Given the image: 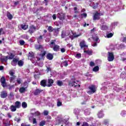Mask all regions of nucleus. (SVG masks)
I'll return each mask as SVG.
<instances>
[{
  "mask_svg": "<svg viewBox=\"0 0 126 126\" xmlns=\"http://www.w3.org/2000/svg\"><path fill=\"white\" fill-rule=\"evenodd\" d=\"M1 60L2 62H7V60H8V57L3 56L1 58Z\"/></svg>",
  "mask_w": 126,
  "mask_h": 126,
  "instance_id": "obj_27",
  "label": "nucleus"
},
{
  "mask_svg": "<svg viewBox=\"0 0 126 126\" xmlns=\"http://www.w3.org/2000/svg\"><path fill=\"white\" fill-rule=\"evenodd\" d=\"M126 111H122L121 113V115L122 116V117H126Z\"/></svg>",
  "mask_w": 126,
  "mask_h": 126,
  "instance_id": "obj_39",
  "label": "nucleus"
},
{
  "mask_svg": "<svg viewBox=\"0 0 126 126\" xmlns=\"http://www.w3.org/2000/svg\"><path fill=\"white\" fill-rule=\"evenodd\" d=\"M101 30H103V31H105V30H108V27L107 26L105 25H102L101 27H100Z\"/></svg>",
  "mask_w": 126,
  "mask_h": 126,
  "instance_id": "obj_23",
  "label": "nucleus"
},
{
  "mask_svg": "<svg viewBox=\"0 0 126 126\" xmlns=\"http://www.w3.org/2000/svg\"><path fill=\"white\" fill-rule=\"evenodd\" d=\"M57 84L59 85V86H62L63 85V82L61 81H58L57 82Z\"/></svg>",
  "mask_w": 126,
  "mask_h": 126,
  "instance_id": "obj_46",
  "label": "nucleus"
},
{
  "mask_svg": "<svg viewBox=\"0 0 126 126\" xmlns=\"http://www.w3.org/2000/svg\"><path fill=\"white\" fill-rule=\"evenodd\" d=\"M35 72L37 73V74L34 75V78L36 79L39 78V75H40V70H35Z\"/></svg>",
  "mask_w": 126,
  "mask_h": 126,
  "instance_id": "obj_22",
  "label": "nucleus"
},
{
  "mask_svg": "<svg viewBox=\"0 0 126 126\" xmlns=\"http://www.w3.org/2000/svg\"><path fill=\"white\" fill-rule=\"evenodd\" d=\"M72 34L71 30L63 31L61 33L62 38H70V35Z\"/></svg>",
  "mask_w": 126,
  "mask_h": 126,
  "instance_id": "obj_1",
  "label": "nucleus"
},
{
  "mask_svg": "<svg viewBox=\"0 0 126 126\" xmlns=\"http://www.w3.org/2000/svg\"><path fill=\"white\" fill-rule=\"evenodd\" d=\"M82 126H89V125L86 122H84Z\"/></svg>",
  "mask_w": 126,
  "mask_h": 126,
  "instance_id": "obj_56",
  "label": "nucleus"
},
{
  "mask_svg": "<svg viewBox=\"0 0 126 126\" xmlns=\"http://www.w3.org/2000/svg\"><path fill=\"white\" fill-rule=\"evenodd\" d=\"M19 43H20V45H21L22 46H23V45H24V44H25V42L22 40H20Z\"/></svg>",
  "mask_w": 126,
  "mask_h": 126,
  "instance_id": "obj_47",
  "label": "nucleus"
},
{
  "mask_svg": "<svg viewBox=\"0 0 126 126\" xmlns=\"http://www.w3.org/2000/svg\"><path fill=\"white\" fill-rule=\"evenodd\" d=\"M23 61L21 60L18 61V64L19 66H22V65H23Z\"/></svg>",
  "mask_w": 126,
  "mask_h": 126,
  "instance_id": "obj_34",
  "label": "nucleus"
},
{
  "mask_svg": "<svg viewBox=\"0 0 126 126\" xmlns=\"http://www.w3.org/2000/svg\"><path fill=\"white\" fill-rule=\"evenodd\" d=\"M97 117L99 119H102L103 117H104V113H103V111H100L97 113Z\"/></svg>",
  "mask_w": 126,
  "mask_h": 126,
  "instance_id": "obj_15",
  "label": "nucleus"
},
{
  "mask_svg": "<svg viewBox=\"0 0 126 126\" xmlns=\"http://www.w3.org/2000/svg\"><path fill=\"white\" fill-rule=\"evenodd\" d=\"M3 109H4V110H5L6 111H8V107H7L6 106H3Z\"/></svg>",
  "mask_w": 126,
  "mask_h": 126,
  "instance_id": "obj_58",
  "label": "nucleus"
},
{
  "mask_svg": "<svg viewBox=\"0 0 126 126\" xmlns=\"http://www.w3.org/2000/svg\"><path fill=\"white\" fill-rule=\"evenodd\" d=\"M40 90H36L34 92V95H38V94H40Z\"/></svg>",
  "mask_w": 126,
  "mask_h": 126,
  "instance_id": "obj_41",
  "label": "nucleus"
},
{
  "mask_svg": "<svg viewBox=\"0 0 126 126\" xmlns=\"http://www.w3.org/2000/svg\"><path fill=\"white\" fill-rule=\"evenodd\" d=\"M62 105H63L62 102L60 101L59 100H58L57 106L58 107H61V106H62Z\"/></svg>",
  "mask_w": 126,
  "mask_h": 126,
  "instance_id": "obj_45",
  "label": "nucleus"
},
{
  "mask_svg": "<svg viewBox=\"0 0 126 126\" xmlns=\"http://www.w3.org/2000/svg\"><path fill=\"white\" fill-rule=\"evenodd\" d=\"M35 110L36 109H35V108L32 109L31 110V114L32 116H36V117H38V116H40V115H41V113L39 112V111H36L34 113H33V112H35Z\"/></svg>",
  "mask_w": 126,
  "mask_h": 126,
  "instance_id": "obj_8",
  "label": "nucleus"
},
{
  "mask_svg": "<svg viewBox=\"0 0 126 126\" xmlns=\"http://www.w3.org/2000/svg\"><path fill=\"white\" fill-rule=\"evenodd\" d=\"M114 34H113L112 33H107L106 34V38H112V37H113Z\"/></svg>",
  "mask_w": 126,
  "mask_h": 126,
  "instance_id": "obj_32",
  "label": "nucleus"
},
{
  "mask_svg": "<svg viewBox=\"0 0 126 126\" xmlns=\"http://www.w3.org/2000/svg\"><path fill=\"white\" fill-rule=\"evenodd\" d=\"M43 114H44V116H48V115L49 114V112L47 110H45L43 112Z\"/></svg>",
  "mask_w": 126,
  "mask_h": 126,
  "instance_id": "obj_51",
  "label": "nucleus"
},
{
  "mask_svg": "<svg viewBox=\"0 0 126 126\" xmlns=\"http://www.w3.org/2000/svg\"><path fill=\"white\" fill-rule=\"evenodd\" d=\"M14 57V56H13V55L11 54L10 56L8 57V60H12V59H13Z\"/></svg>",
  "mask_w": 126,
  "mask_h": 126,
  "instance_id": "obj_50",
  "label": "nucleus"
},
{
  "mask_svg": "<svg viewBox=\"0 0 126 126\" xmlns=\"http://www.w3.org/2000/svg\"><path fill=\"white\" fill-rule=\"evenodd\" d=\"M57 16H58L60 19H61V20H62V19H63V16L61 15V14H58L57 15Z\"/></svg>",
  "mask_w": 126,
  "mask_h": 126,
  "instance_id": "obj_49",
  "label": "nucleus"
},
{
  "mask_svg": "<svg viewBox=\"0 0 126 126\" xmlns=\"http://www.w3.org/2000/svg\"><path fill=\"white\" fill-rule=\"evenodd\" d=\"M0 83L2 87L4 88L6 87V82L5 81V78L2 77L0 79Z\"/></svg>",
  "mask_w": 126,
  "mask_h": 126,
  "instance_id": "obj_10",
  "label": "nucleus"
},
{
  "mask_svg": "<svg viewBox=\"0 0 126 126\" xmlns=\"http://www.w3.org/2000/svg\"><path fill=\"white\" fill-rule=\"evenodd\" d=\"M87 14H86V13H83L81 14V17L82 18H83V17L86 18V17H87Z\"/></svg>",
  "mask_w": 126,
  "mask_h": 126,
  "instance_id": "obj_54",
  "label": "nucleus"
},
{
  "mask_svg": "<svg viewBox=\"0 0 126 126\" xmlns=\"http://www.w3.org/2000/svg\"><path fill=\"white\" fill-rule=\"evenodd\" d=\"M53 83H54V80L52 79H49L46 86L48 87H51V86L53 85Z\"/></svg>",
  "mask_w": 126,
  "mask_h": 126,
  "instance_id": "obj_13",
  "label": "nucleus"
},
{
  "mask_svg": "<svg viewBox=\"0 0 126 126\" xmlns=\"http://www.w3.org/2000/svg\"><path fill=\"white\" fill-rule=\"evenodd\" d=\"M72 35H70V38L71 39H73L74 38H77V37H79L81 35V34H77L76 33H72Z\"/></svg>",
  "mask_w": 126,
  "mask_h": 126,
  "instance_id": "obj_14",
  "label": "nucleus"
},
{
  "mask_svg": "<svg viewBox=\"0 0 126 126\" xmlns=\"http://www.w3.org/2000/svg\"><path fill=\"white\" fill-rule=\"evenodd\" d=\"M93 71H94L95 72L98 71L99 70V66H95L93 69Z\"/></svg>",
  "mask_w": 126,
  "mask_h": 126,
  "instance_id": "obj_36",
  "label": "nucleus"
},
{
  "mask_svg": "<svg viewBox=\"0 0 126 126\" xmlns=\"http://www.w3.org/2000/svg\"><path fill=\"white\" fill-rule=\"evenodd\" d=\"M21 126H30V125H27L23 123L21 124Z\"/></svg>",
  "mask_w": 126,
  "mask_h": 126,
  "instance_id": "obj_64",
  "label": "nucleus"
},
{
  "mask_svg": "<svg viewBox=\"0 0 126 126\" xmlns=\"http://www.w3.org/2000/svg\"><path fill=\"white\" fill-rule=\"evenodd\" d=\"M101 16V14L96 12L93 15L94 20H99L100 19V17Z\"/></svg>",
  "mask_w": 126,
  "mask_h": 126,
  "instance_id": "obj_9",
  "label": "nucleus"
},
{
  "mask_svg": "<svg viewBox=\"0 0 126 126\" xmlns=\"http://www.w3.org/2000/svg\"><path fill=\"white\" fill-rule=\"evenodd\" d=\"M55 42H56V40H52L50 46L51 48H53L55 52H59L60 51V46L56 45Z\"/></svg>",
  "mask_w": 126,
  "mask_h": 126,
  "instance_id": "obj_3",
  "label": "nucleus"
},
{
  "mask_svg": "<svg viewBox=\"0 0 126 126\" xmlns=\"http://www.w3.org/2000/svg\"><path fill=\"white\" fill-rule=\"evenodd\" d=\"M0 96L1 98H6V97H7V93L3 91L1 93Z\"/></svg>",
  "mask_w": 126,
  "mask_h": 126,
  "instance_id": "obj_16",
  "label": "nucleus"
},
{
  "mask_svg": "<svg viewBox=\"0 0 126 126\" xmlns=\"http://www.w3.org/2000/svg\"><path fill=\"white\" fill-rule=\"evenodd\" d=\"M36 31V28L33 26L32 25L30 27V29L29 30V32L31 34H32V33H34Z\"/></svg>",
  "mask_w": 126,
  "mask_h": 126,
  "instance_id": "obj_11",
  "label": "nucleus"
},
{
  "mask_svg": "<svg viewBox=\"0 0 126 126\" xmlns=\"http://www.w3.org/2000/svg\"><path fill=\"white\" fill-rule=\"evenodd\" d=\"M15 77H16L15 76H12V77L10 78V82H12V81L15 79Z\"/></svg>",
  "mask_w": 126,
  "mask_h": 126,
  "instance_id": "obj_42",
  "label": "nucleus"
},
{
  "mask_svg": "<svg viewBox=\"0 0 126 126\" xmlns=\"http://www.w3.org/2000/svg\"><path fill=\"white\" fill-rule=\"evenodd\" d=\"M122 62H125L126 63V58H123L122 59Z\"/></svg>",
  "mask_w": 126,
  "mask_h": 126,
  "instance_id": "obj_63",
  "label": "nucleus"
},
{
  "mask_svg": "<svg viewBox=\"0 0 126 126\" xmlns=\"http://www.w3.org/2000/svg\"><path fill=\"white\" fill-rule=\"evenodd\" d=\"M84 53H86L87 54H88V55H92V51L91 50H88V51L84 50Z\"/></svg>",
  "mask_w": 126,
  "mask_h": 126,
  "instance_id": "obj_35",
  "label": "nucleus"
},
{
  "mask_svg": "<svg viewBox=\"0 0 126 126\" xmlns=\"http://www.w3.org/2000/svg\"><path fill=\"white\" fill-rule=\"evenodd\" d=\"M7 116L8 118H9V119L12 118L11 114L9 113L7 114Z\"/></svg>",
  "mask_w": 126,
  "mask_h": 126,
  "instance_id": "obj_57",
  "label": "nucleus"
},
{
  "mask_svg": "<svg viewBox=\"0 0 126 126\" xmlns=\"http://www.w3.org/2000/svg\"><path fill=\"white\" fill-rule=\"evenodd\" d=\"M90 66H94V65H95V63H94V62H91L90 63Z\"/></svg>",
  "mask_w": 126,
  "mask_h": 126,
  "instance_id": "obj_55",
  "label": "nucleus"
},
{
  "mask_svg": "<svg viewBox=\"0 0 126 126\" xmlns=\"http://www.w3.org/2000/svg\"><path fill=\"white\" fill-rule=\"evenodd\" d=\"M17 82L18 83V84H21V82H22V81H21V79L18 78L17 79Z\"/></svg>",
  "mask_w": 126,
  "mask_h": 126,
  "instance_id": "obj_48",
  "label": "nucleus"
},
{
  "mask_svg": "<svg viewBox=\"0 0 126 126\" xmlns=\"http://www.w3.org/2000/svg\"><path fill=\"white\" fill-rule=\"evenodd\" d=\"M18 61H19V59L18 58H14L13 59V61L11 62L12 65H13L14 66H15L16 64H17V63H18Z\"/></svg>",
  "mask_w": 126,
  "mask_h": 126,
  "instance_id": "obj_12",
  "label": "nucleus"
},
{
  "mask_svg": "<svg viewBox=\"0 0 126 126\" xmlns=\"http://www.w3.org/2000/svg\"><path fill=\"white\" fill-rule=\"evenodd\" d=\"M123 42L126 43V37H124L122 39Z\"/></svg>",
  "mask_w": 126,
  "mask_h": 126,
  "instance_id": "obj_62",
  "label": "nucleus"
},
{
  "mask_svg": "<svg viewBox=\"0 0 126 126\" xmlns=\"http://www.w3.org/2000/svg\"><path fill=\"white\" fill-rule=\"evenodd\" d=\"M115 59L114 56V54L113 53L108 52V56L107 57V60L108 62H113Z\"/></svg>",
  "mask_w": 126,
  "mask_h": 126,
  "instance_id": "obj_6",
  "label": "nucleus"
},
{
  "mask_svg": "<svg viewBox=\"0 0 126 126\" xmlns=\"http://www.w3.org/2000/svg\"><path fill=\"white\" fill-rule=\"evenodd\" d=\"M14 73H15V71L13 70H11L9 71V74L11 76H15Z\"/></svg>",
  "mask_w": 126,
  "mask_h": 126,
  "instance_id": "obj_31",
  "label": "nucleus"
},
{
  "mask_svg": "<svg viewBox=\"0 0 126 126\" xmlns=\"http://www.w3.org/2000/svg\"><path fill=\"white\" fill-rule=\"evenodd\" d=\"M22 107L24 108H27V103L25 102H23L22 104Z\"/></svg>",
  "mask_w": 126,
  "mask_h": 126,
  "instance_id": "obj_38",
  "label": "nucleus"
},
{
  "mask_svg": "<svg viewBox=\"0 0 126 126\" xmlns=\"http://www.w3.org/2000/svg\"><path fill=\"white\" fill-rule=\"evenodd\" d=\"M126 73H122L120 75L121 78H126Z\"/></svg>",
  "mask_w": 126,
  "mask_h": 126,
  "instance_id": "obj_44",
  "label": "nucleus"
},
{
  "mask_svg": "<svg viewBox=\"0 0 126 126\" xmlns=\"http://www.w3.org/2000/svg\"><path fill=\"white\" fill-rule=\"evenodd\" d=\"M33 124H37V121H36V119L35 118H33L32 120Z\"/></svg>",
  "mask_w": 126,
  "mask_h": 126,
  "instance_id": "obj_59",
  "label": "nucleus"
},
{
  "mask_svg": "<svg viewBox=\"0 0 126 126\" xmlns=\"http://www.w3.org/2000/svg\"><path fill=\"white\" fill-rule=\"evenodd\" d=\"M84 114L86 116H89V115H90V111L89 109H86L85 110Z\"/></svg>",
  "mask_w": 126,
  "mask_h": 126,
  "instance_id": "obj_29",
  "label": "nucleus"
},
{
  "mask_svg": "<svg viewBox=\"0 0 126 126\" xmlns=\"http://www.w3.org/2000/svg\"><path fill=\"white\" fill-rule=\"evenodd\" d=\"M45 125H46V121L43 120V121H41L39 123V126H45Z\"/></svg>",
  "mask_w": 126,
  "mask_h": 126,
  "instance_id": "obj_28",
  "label": "nucleus"
},
{
  "mask_svg": "<svg viewBox=\"0 0 126 126\" xmlns=\"http://www.w3.org/2000/svg\"><path fill=\"white\" fill-rule=\"evenodd\" d=\"M32 58H34V53L33 52H29V60H32Z\"/></svg>",
  "mask_w": 126,
  "mask_h": 126,
  "instance_id": "obj_26",
  "label": "nucleus"
},
{
  "mask_svg": "<svg viewBox=\"0 0 126 126\" xmlns=\"http://www.w3.org/2000/svg\"><path fill=\"white\" fill-rule=\"evenodd\" d=\"M76 58H80L81 57V54H78L76 55Z\"/></svg>",
  "mask_w": 126,
  "mask_h": 126,
  "instance_id": "obj_61",
  "label": "nucleus"
},
{
  "mask_svg": "<svg viewBox=\"0 0 126 126\" xmlns=\"http://www.w3.org/2000/svg\"><path fill=\"white\" fill-rule=\"evenodd\" d=\"M43 39V36L42 35H40L38 38H37V41L38 43H40L41 41Z\"/></svg>",
  "mask_w": 126,
  "mask_h": 126,
  "instance_id": "obj_40",
  "label": "nucleus"
},
{
  "mask_svg": "<svg viewBox=\"0 0 126 126\" xmlns=\"http://www.w3.org/2000/svg\"><path fill=\"white\" fill-rule=\"evenodd\" d=\"M118 23L115 22V23H112L111 25V26L112 27H114V26H116V25H117Z\"/></svg>",
  "mask_w": 126,
  "mask_h": 126,
  "instance_id": "obj_53",
  "label": "nucleus"
},
{
  "mask_svg": "<svg viewBox=\"0 0 126 126\" xmlns=\"http://www.w3.org/2000/svg\"><path fill=\"white\" fill-rule=\"evenodd\" d=\"M21 27L23 30H26L28 28V25L25 24L21 25Z\"/></svg>",
  "mask_w": 126,
  "mask_h": 126,
  "instance_id": "obj_24",
  "label": "nucleus"
},
{
  "mask_svg": "<svg viewBox=\"0 0 126 126\" xmlns=\"http://www.w3.org/2000/svg\"><path fill=\"white\" fill-rule=\"evenodd\" d=\"M96 89H97V88H96V86L92 85L89 87L87 92L88 94L91 95V94H94V93H95L96 92Z\"/></svg>",
  "mask_w": 126,
  "mask_h": 126,
  "instance_id": "obj_2",
  "label": "nucleus"
},
{
  "mask_svg": "<svg viewBox=\"0 0 126 126\" xmlns=\"http://www.w3.org/2000/svg\"><path fill=\"white\" fill-rule=\"evenodd\" d=\"M3 124L5 126H10V122L9 120H3Z\"/></svg>",
  "mask_w": 126,
  "mask_h": 126,
  "instance_id": "obj_19",
  "label": "nucleus"
},
{
  "mask_svg": "<svg viewBox=\"0 0 126 126\" xmlns=\"http://www.w3.org/2000/svg\"><path fill=\"white\" fill-rule=\"evenodd\" d=\"M7 16L8 18V19H10V20H11V19H12L13 18V16L12 15H11L10 13H8L7 14Z\"/></svg>",
  "mask_w": 126,
  "mask_h": 126,
  "instance_id": "obj_33",
  "label": "nucleus"
},
{
  "mask_svg": "<svg viewBox=\"0 0 126 126\" xmlns=\"http://www.w3.org/2000/svg\"><path fill=\"white\" fill-rule=\"evenodd\" d=\"M80 46L81 49H87L88 45H86V42L84 40H82L80 42Z\"/></svg>",
  "mask_w": 126,
  "mask_h": 126,
  "instance_id": "obj_5",
  "label": "nucleus"
},
{
  "mask_svg": "<svg viewBox=\"0 0 126 126\" xmlns=\"http://www.w3.org/2000/svg\"><path fill=\"white\" fill-rule=\"evenodd\" d=\"M35 49L36 50H42V49H43V46H42V45H36L35 46Z\"/></svg>",
  "mask_w": 126,
  "mask_h": 126,
  "instance_id": "obj_30",
  "label": "nucleus"
},
{
  "mask_svg": "<svg viewBox=\"0 0 126 126\" xmlns=\"http://www.w3.org/2000/svg\"><path fill=\"white\" fill-rule=\"evenodd\" d=\"M93 39L94 42H95L94 43L92 46L93 47H96L97 46V43H100V39H99V38L98 37V36L97 35H93Z\"/></svg>",
  "mask_w": 126,
  "mask_h": 126,
  "instance_id": "obj_4",
  "label": "nucleus"
},
{
  "mask_svg": "<svg viewBox=\"0 0 126 126\" xmlns=\"http://www.w3.org/2000/svg\"><path fill=\"white\" fill-rule=\"evenodd\" d=\"M10 109L11 112H15V111H16V109L17 108L15 106V105H11Z\"/></svg>",
  "mask_w": 126,
  "mask_h": 126,
  "instance_id": "obj_25",
  "label": "nucleus"
},
{
  "mask_svg": "<svg viewBox=\"0 0 126 126\" xmlns=\"http://www.w3.org/2000/svg\"><path fill=\"white\" fill-rule=\"evenodd\" d=\"M61 51L62 53H64V52H65V49L64 48H61Z\"/></svg>",
  "mask_w": 126,
  "mask_h": 126,
  "instance_id": "obj_60",
  "label": "nucleus"
},
{
  "mask_svg": "<svg viewBox=\"0 0 126 126\" xmlns=\"http://www.w3.org/2000/svg\"><path fill=\"white\" fill-rule=\"evenodd\" d=\"M15 107H16L17 109H19V108L21 107V103L19 101H16L15 103Z\"/></svg>",
  "mask_w": 126,
  "mask_h": 126,
  "instance_id": "obj_18",
  "label": "nucleus"
},
{
  "mask_svg": "<svg viewBox=\"0 0 126 126\" xmlns=\"http://www.w3.org/2000/svg\"><path fill=\"white\" fill-rule=\"evenodd\" d=\"M45 55H46V51H41V54H40V56H41V57H44Z\"/></svg>",
  "mask_w": 126,
  "mask_h": 126,
  "instance_id": "obj_52",
  "label": "nucleus"
},
{
  "mask_svg": "<svg viewBox=\"0 0 126 126\" xmlns=\"http://www.w3.org/2000/svg\"><path fill=\"white\" fill-rule=\"evenodd\" d=\"M46 84L47 80H43L40 82V85L41 86H43V87H46Z\"/></svg>",
  "mask_w": 126,
  "mask_h": 126,
  "instance_id": "obj_17",
  "label": "nucleus"
},
{
  "mask_svg": "<svg viewBox=\"0 0 126 126\" xmlns=\"http://www.w3.org/2000/svg\"><path fill=\"white\" fill-rule=\"evenodd\" d=\"M53 58L54 56H53V54L51 53H49L47 55V59H48V60H49V61H51V60H53Z\"/></svg>",
  "mask_w": 126,
  "mask_h": 126,
  "instance_id": "obj_21",
  "label": "nucleus"
},
{
  "mask_svg": "<svg viewBox=\"0 0 126 126\" xmlns=\"http://www.w3.org/2000/svg\"><path fill=\"white\" fill-rule=\"evenodd\" d=\"M69 85H70V86H74L75 87H77V86L80 87V85L76 83V82H75V80L74 79L71 80V81L69 83Z\"/></svg>",
  "mask_w": 126,
  "mask_h": 126,
  "instance_id": "obj_7",
  "label": "nucleus"
},
{
  "mask_svg": "<svg viewBox=\"0 0 126 126\" xmlns=\"http://www.w3.org/2000/svg\"><path fill=\"white\" fill-rule=\"evenodd\" d=\"M62 65H64V66H67L68 63H67V61H65L62 63Z\"/></svg>",
  "mask_w": 126,
  "mask_h": 126,
  "instance_id": "obj_37",
  "label": "nucleus"
},
{
  "mask_svg": "<svg viewBox=\"0 0 126 126\" xmlns=\"http://www.w3.org/2000/svg\"><path fill=\"white\" fill-rule=\"evenodd\" d=\"M26 89H27V87H21L19 89L20 93H24V92H26Z\"/></svg>",
  "mask_w": 126,
  "mask_h": 126,
  "instance_id": "obj_20",
  "label": "nucleus"
},
{
  "mask_svg": "<svg viewBox=\"0 0 126 126\" xmlns=\"http://www.w3.org/2000/svg\"><path fill=\"white\" fill-rule=\"evenodd\" d=\"M53 30H54V29H53V27H52L51 26L48 27V31L49 32H52V31H53Z\"/></svg>",
  "mask_w": 126,
  "mask_h": 126,
  "instance_id": "obj_43",
  "label": "nucleus"
}]
</instances>
